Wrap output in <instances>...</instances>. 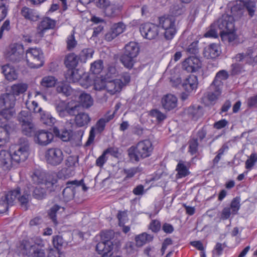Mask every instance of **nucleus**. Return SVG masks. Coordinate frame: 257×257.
I'll return each instance as SVG.
<instances>
[{
  "instance_id": "f257e3e1",
  "label": "nucleus",
  "mask_w": 257,
  "mask_h": 257,
  "mask_svg": "<svg viewBox=\"0 0 257 257\" xmlns=\"http://www.w3.org/2000/svg\"><path fill=\"white\" fill-rule=\"evenodd\" d=\"M20 141L21 144L17 146L12 154L3 149L0 151V167L4 170H10L12 167L13 162L19 163L28 158L29 155V142L26 139H21Z\"/></svg>"
},
{
  "instance_id": "f03ea898",
  "label": "nucleus",
  "mask_w": 257,
  "mask_h": 257,
  "mask_svg": "<svg viewBox=\"0 0 257 257\" xmlns=\"http://www.w3.org/2000/svg\"><path fill=\"white\" fill-rule=\"evenodd\" d=\"M153 148L151 142L145 140L139 142L136 147L132 146L128 150V156L132 162H138L141 159L150 157Z\"/></svg>"
},
{
  "instance_id": "7ed1b4c3",
  "label": "nucleus",
  "mask_w": 257,
  "mask_h": 257,
  "mask_svg": "<svg viewBox=\"0 0 257 257\" xmlns=\"http://www.w3.org/2000/svg\"><path fill=\"white\" fill-rule=\"evenodd\" d=\"M139 52L140 47L138 43L130 42L126 44L124 53L120 57V61L124 67L130 70L132 69Z\"/></svg>"
},
{
  "instance_id": "20e7f679",
  "label": "nucleus",
  "mask_w": 257,
  "mask_h": 257,
  "mask_svg": "<svg viewBox=\"0 0 257 257\" xmlns=\"http://www.w3.org/2000/svg\"><path fill=\"white\" fill-rule=\"evenodd\" d=\"M159 26L164 30L166 40H172L177 33L176 19L172 16L165 15L159 17Z\"/></svg>"
},
{
  "instance_id": "39448f33",
  "label": "nucleus",
  "mask_w": 257,
  "mask_h": 257,
  "mask_svg": "<svg viewBox=\"0 0 257 257\" xmlns=\"http://www.w3.org/2000/svg\"><path fill=\"white\" fill-rule=\"evenodd\" d=\"M101 241L96 246V250L103 257L107 256L113 248V244L111 240L113 238V232L112 230L102 231L100 234Z\"/></svg>"
},
{
  "instance_id": "423d86ee",
  "label": "nucleus",
  "mask_w": 257,
  "mask_h": 257,
  "mask_svg": "<svg viewBox=\"0 0 257 257\" xmlns=\"http://www.w3.org/2000/svg\"><path fill=\"white\" fill-rule=\"evenodd\" d=\"M27 64L31 68H39L44 63L43 53L40 49L29 48L26 51Z\"/></svg>"
},
{
  "instance_id": "0eeeda50",
  "label": "nucleus",
  "mask_w": 257,
  "mask_h": 257,
  "mask_svg": "<svg viewBox=\"0 0 257 257\" xmlns=\"http://www.w3.org/2000/svg\"><path fill=\"white\" fill-rule=\"evenodd\" d=\"M5 55L8 61L12 63H19L24 58V46L18 43L11 44L6 49Z\"/></svg>"
},
{
  "instance_id": "6e6552de",
  "label": "nucleus",
  "mask_w": 257,
  "mask_h": 257,
  "mask_svg": "<svg viewBox=\"0 0 257 257\" xmlns=\"http://www.w3.org/2000/svg\"><path fill=\"white\" fill-rule=\"evenodd\" d=\"M47 162L54 166L60 165L64 159V155L62 150L57 148L48 149L45 155Z\"/></svg>"
},
{
  "instance_id": "1a4fd4ad",
  "label": "nucleus",
  "mask_w": 257,
  "mask_h": 257,
  "mask_svg": "<svg viewBox=\"0 0 257 257\" xmlns=\"http://www.w3.org/2000/svg\"><path fill=\"white\" fill-rule=\"evenodd\" d=\"M232 17L229 16H223L218 20L216 26L219 30V34L221 36L230 34L233 30L234 24Z\"/></svg>"
},
{
  "instance_id": "9d476101",
  "label": "nucleus",
  "mask_w": 257,
  "mask_h": 257,
  "mask_svg": "<svg viewBox=\"0 0 257 257\" xmlns=\"http://www.w3.org/2000/svg\"><path fill=\"white\" fill-rule=\"evenodd\" d=\"M140 31L142 36L148 40L156 39L159 33V26L151 23H146L141 25Z\"/></svg>"
},
{
  "instance_id": "9b49d317",
  "label": "nucleus",
  "mask_w": 257,
  "mask_h": 257,
  "mask_svg": "<svg viewBox=\"0 0 257 257\" xmlns=\"http://www.w3.org/2000/svg\"><path fill=\"white\" fill-rule=\"evenodd\" d=\"M66 185V187L62 191V195L64 201L68 202L74 197L76 188L79 187L80 182L77 180H74L67 182Z\"/></svg>"
},
{
  "instance_id": "f8f14e48",
  "label": "nucleus",
  "mask_w": 257,
  "mask_h": 257,
  "mask_svg": "<svg viewBox=\"0 0 257 257\" xmlns=\"http://www.w3.org/2000/svg\"><path fill=\"white\" fill-rule=\"evenodd\" d=\"M65 243L63 237L60 235H55L53 238V244L55 249H50L48 257H64L60 250Z\"/></svg>"
},
{
  "instance_id": "ddd939ff",
  "label": "nucleus",
  "mask_w": 257,
  "mask_h": 257,
  "mask_svg": "<svg viewBox=\"0 0 257 257\" xmlns=\"http://www.w3.org/2000/svg\"><path fill=\"white\" fill-rule=\"evenodd\" d=\"M35 141L40 145L46 146L51 142L53 139L52 133L45 130H40L34 135Z\"/></svg>"
},
{
  "instance_id": "4468645a",
  "label": "nucleus",
  "mask_w": 257,
  "mask_h": 257,
  "mask_svg": "<svg viewBox=\"0 0 257 257\" xmlns=\"http://www.w3.org/2000/svg\"><path fill=\"white\" fill-rule=\"evenodd\" d=\"M125 29V25L122 22L115 23L111 27L110 30L105 35V40L111 41L118 35L121 34Z\"/></svg>"
},
{
  "instance_id": "2eb2a0df",
  "label": "nucleus",
  "mask_w": 257,
  "mask_h": 257,
  "mask_svg": "<svg viewBox=\"0 0 257 257\" xmlns=\"http://www.w3.org/2000/svg\"><path fill=\"white\" fill-rule=\"evenodd\" d=\"M183 68L188 72L197 71L201 67L199 59L195 57H189L182 64Z\"/></svg>"
},
{
  "instance_id": "dca6fc26",
  "label": "nucleus",
  "mask_w": 257,
  "mask_h": 257,
  "mask_svg": "<svg viewBox=\"0 0 257 257\" xmlns=\"http://www.w3.org/2000/svg\"><path fill=\"white\" fill-rule=\"evenodd\" d=\"M53 132L55 135L64 142L70 141L75 139L76 133L71 130L63 129L60 130L57 127L54 126Z\"/></svg>"
},
{
  "instance_id": "f3484780",
  "label": "nucleus",
  "mask_w": 257,
  "mask_h": 257,
  "mask_svg": "<svg viewBox=\"0 0 257 257\" xmlns=\"http://www.w3.org/2000/svg\"><path fill=\"white\" fill-rule=\"evenodd\" d=\"M221 49L219 44L212 43L205 47L203 51L204 57L207 59H214L220 55Z\"/></svg>"
},
{
  "instance_id": "a211bd4d",
  "label": "nucleus",
  "mask_w": 257,
  "mask_h": 257,
  "mask_svg": "<svg viewBox=\"0 0 257 257\" xmlns=\"http://www.w3.org/2000/svg\"><path fill=\"white\" fill-rule=\"evenodd\" d=\"M56 25V21L48 17H46L40 22L37 31L40 36H43L44 33L48 30L53 29Z\"/></svg>"
},
{
  "instance_id": "6ab92c4d",
  "label": "nucleus",
  "mask_w": 257,
  "mask_h": 257,
  "mask_svg": "<svg viewBox=\"0 0 257 257\" xmlns=\"http://www.w3.org/2000/svg\"><path fill=\"white\" fill-rule=\"evenodd\" d=\"M185 112L189 117L196 121L203 116L204 110L203 107L200 105H192L188 107Z\"/></svg>"
},
{
  "instance_id": "aec40b11",
  "label": "nucleus",
  "mask_w": 257,
  "mask_h": 257,
  "mask_svg": "<svg viewBox=\"0 0 257 257\" xmlns=\"http://www.w3.org/2000/svg\"><path fill=\"white\" fill-rule=\"evenodd\" d=\"M161 104L164 109L166 111H170L177 106V98L174 95L167 94L162 97Z\"/></svg>"
},
{
  "instance_id": "412c9836",
  "label": "nucleus",
  "mask_w": 257,
  "mask_h": 257,
  "mask_svg": "<svg viewBox=\"0 0 257 257\" xmlns=\"http://www.w3.org/2000/svg\"><path fill=\"white\" fill-rule=\"evenodd\" d=\"M198 81L197 76L190 75L183 82L182 85L183 89L187 92H192L197 88Z\"/></svg>"
},
{
  "instance_id": "4be33fe9",
  "label": "nucleus",
  "mask_w": 257,
  "mask_h": 257,
  "mask_svg": "<svg viewBox=\"0 0 257 257\" xmlns=\"http://www.w3.org/2000/svg\"><path fill=\"white\" fill-rule=\"evenodd\" d=\"M15 102V97L10 93H6L0 95V108H13Z\"/></svg>"
},
{
  "instance_id": "5701e85b",
  "label": "nucleus",
  "mask_w": 257,
  "mask_h": 257,
  "mask_svg": "<svg viewBox=\"0 0 257 257\" xmlns=\"http://www.w3.org/2000/svg\"><path fill=\"white\" fill-rule=\"evenodd\" d=\"M2 72L6 79L9 81H12L18 78V74L16 69L10 64H6L2 66Z\"/></svg>"
},
{
  "instance_id": "b1692460",
  "label": "nucleus",
  "mask_w": 257,
  "mask_h": 257,
  "mask_svg": "<svg viewBox=\"0 0 257 257\" xmlns=\"http://www.w3.org/2000/svg\"><path fill=\"white\" fill-rule=\"evenodd\" d=\"M91 120V117L88 113L81 111L75 117L74 122L79 127H87Z\"/></svg>"
},
{
  "instance_id": "393cba45",
  "label": "nucleus",
  "mask_w": 257,
  "mask_h": 257,
  "mask_svg": "<svg viewBox=\"0 0 257 257\" xmlns=\"http://www.w3.org/2000/svg\"><path fill=\"white\" fill-rule=\"evenodd\" d=\"M20 123L22 126V131L24 135L28 137L34 136L35 127L34 124L30 120L25 121V119H20Z\"/></svg>"
},
{
  "instance_id": "a878e982",
  "label": "nucleus",
  "mask_w": 257,
  "mask_h": 257,
  "mask_svg": "<svg viewBox=\"0 0 257 257\" xmlns=\"http://www.w3.org/2000/svg\"><path fill=\"white\" fill-rule=\"evenodd\" d=\"M78 56L74 53L67 54L64 59V64L68 70L76 68L79 62Z\"/></svg>"
},
{
  "instance_id": "bb28decb",
  "label": "nucleus",
  "mask_w": 257,
  "mask_h": 257,
  "mask_svg": "<svg viewBox=\"0 0 257 257\" xmlns=\"http://www.w3.org/2000/svg\"><path fill=\"white\" fill-rule=\"evenodd\" d=\"M21 14L25 19L32 21H37L39 17L38 12L33 9L27 7L22 8Z\"/></svg>"
},
{
  "instance_id": "cd10ccee",
  "label": "nucleus",
  "mask_w": 257,
  "mask_h": 257,
  "mask_svg": "<svg viewBox=\"0 0 257 257\" xmlns=\"http://www.w3.org/2000/svg\"><path fill=\"white\" fill-rule=\"evenodd\" d=\"M82 76L79 73L78 70L76 68L67 70L65 74L67 81L69 83L79 82Z\"/></svg>"
},
{
  "instance_id": "c85d7f7f",
  "label": "nucleus",
  "mask_w": 257,
  "mask_h": 257,
  "mask_svg": "<svg viewBox=\"0 0 257 257\" xmlns=\"http://www.w3.org/2000/svg\"><path fill=\"white\" fill-rule=\"evenodd\" d=\"M229 75L228 72L225 70H221L218 71L212 82V86H217L222 88V81L226 80L228 78Z\"/></svg>"
},
{
  "instance_id": "c756f323",
  "label": "nucleus",
  "mask_w": 257,
  "mask_h": 257,
  "mask_svg": "<svg viewBox=\"0 0 257 257\" xmlns=\"http://www.w3.org/2000/svg\"><path fill=\"white\" fill-rule=\"evenodd\" d=\"M105 88L110 94H114L121 90V84L119 80H114L107 82L105 85Z\"/></svg>"
},
{
  "instance_id": "7c9ffc66",
  "label": "nucleus",
  "mask_w": 257,
  "mask_h": 257,
  "mask_svg": "<svg viewBox=\"0 0 257 257\" xmlns=\"http://www.w3.org/2000/svg\"><path fill=\"white\" fill-rule=\"evenodd\" d=\"M153 239L154 236L153 235L143 232L136 236L135 241L137 246H142L146 243L152 241Z\"/></svg>"
},
{
  "instance_id": "2f4dec72",
  "label": "nucleus",
  "mask_w": 257,
  "mask_h": 257,
  "mask_svg": "<svg viewBox=\"0 0 257 257\" xmlns=\"http://www.w3.org/2000/svg\"><path fill=\"white\" fill-rule=\"evenodd\" d=\"M21 188L17 187L15 189H12L8 192V193L4 196L5 199L7 200L8 203L10 206L13 205L15 200L18 198L19 195H20Z\"/></svg>"
},
{
  "instance_id": "473e14b6",
  "label": "nucleus",
  "mask_w": 257,
  "mask_h": 257,
  "mask_svg": "<svg viewBox=\"0 0 257 257\" xmlns=\"http://www.w3.org/2000/svg\"><path fill=\"white\" fill-rule=\"evenodd\" d=\"M45 173L40 169H35L32 173L31 178L35 184H42L45 181Z\"/></svg>"
},
{
  "instance_id": "72a5a7b5",
  "label": "nucleus",
  "mask_w": 257,
  "mask_h": 257,
  "mask_svg": "<svg viewBox=\"0 0 257 257\" xmlns=\"http://www.w3.org/2000/svg\"><path fill=\"white\" fill-rule=\"evenodd\" d=\"M30 198V194L25 192H24L22 195L20 192V195L18 196V202L20 204L21 208L24 211H26L28 209Z\"/></svg>"
},
{
  "instance_id": "f704fd0d",
  "label": "nucleus",
  "mask_w": 257,
  "mask_h": 257,
  "mask_svg": "<svg viewBox=\"0 0 257 257\" xmlns=\"http://www.w3.org/2000/svg\"><path fill=\"white\" fill-rule=\"evenodd\" d=\"M79 99L82 106L86 108L90 107L93 104V99L88 93H81L79 96Z\"/></svg>"
},
{
  "instance_id": "c9c22d12",
  "label": "nucleus",
  "mask_w": 257,
  "mask_h": 257,
  "mask_svg": "<svg viewBox=\"0 0 257 257\" xmlns=\"http://www.w3.org/2000/svg\"><path fill=\"white\" fill-rule=\"evenodd\" d=\"M27 85L24 83H17L13 85L11 87L10 93L15 96H19L24 93L27 89Z\"/></svg>"
},
{
  "instance_id": "e433bc0d",
  "label": "nucleus",
  "mask_w": 257,
  "mask_h": 257,
  "mask_svg": "<svg viewBox=\"0 0 257 257\" xmlns=\"http://www.w3.org/2000/svg\"><path fill=\"white\" fill-rule=\"evenodd\" d=\"M36 244V242L33 243L29 240H23L20 244V248L22 250H24L25 253L30 256L32 255L33 249H35Z\"/></svg>"
},
{
  "instance_id": "4c0bfd02",
  "label": "nucleus",
  "mask_w": 257,
  "mask_h": 257,
  "mask_svg": "<svg viewBox=\"0 0 257 257\" xmlns=\"http://www.w3.org/2000/svg\"><path fill=\"white\" fill-rule=\"evenodd\" d=\"M44 243L42 240H40L39 242L37 243L33 249L32 255L30 256L33 257H44L45 252L44 249Z\"/></svg>"
},
{
  "instance_id": "58836bf2",
  "label": "nucleus",
  "mask_w": 257,
  "mask_h": 257,
  "mask_svg": "<svg viewBox=\"0 0 257 257\" xmlns=\"http://www.w3.org/2000/svg\"><path fill=\"white\" fill-rule=\"evenodd\" d=\"M40 120L43 123L49 126L53 125L56 121L55 118L53 117L49 112L46 111L41 113Z\"/></svg>"
},
{
  "instance_id": "ea45409f",
  "label": "nucleus",
  "mask_w": 257,
  "mask_h": 257,
  "mask_svg": "<svg viewBox=\"0 0 257 257\" xmlns=\"http://www.w3.org/2000/svg\"><path fill=\"white\" fill-rule=\"evenodd\" d=\"M81 106L79 104L70 103H67V109H66V116L68 115L75 116V117L79 113L80 111Z\"/></svg>"
},
{
  "instance_id": "a19ab883",
  "label": "nucleus",
  "mask_w": 257,
  "mask_h": 257,
  "mask_svg": "<svg viewBox=\"0 0 257 257\" xmlns=\"http://www.w3.org/2000/svg\"><path fill=\"white\" fill-rule=\"evenodd\" d=\"M210 89L212 90V92L208 93V98L211 101H215L217 99L218 96L221 93L222 88L216 85L213 86L211 83Z\"/></svg>"
},
{
  "instance_id": "79ce46f5",
  "label": "nucleus",
  "mask_w": 257,
  "mask_h": 257,
  "mask_svg": "<svg viewBox=\"0 0 257 257\" xmlns=\"http://www.w3.org/2000/svg\"><path fill=\"white\" fill-rule=\"evenodd\" d=\"M176 170L177 171V176L178 178L185 177L188 175L190 173L189 169L182 161H180L178 163Z\"/></svg>"
},
{
  "instance_id": "37998d69",
  "label": "nucleus",
  "mask_w": 257,
  "mask_h": 257,
  "mask_svg": "<svg viewBox=\"0 0 257 257\" xmlns=\"http://www.w3.org/2000/svg\"><path fill=\"white\" fill-rule=\"evenodd\" d=\"M94 51L91 48L83 49L79 55V59L81 62L85 63L88 59L92 58Z\"/></svg>"
},
{
  "instance_id": "c03bdc74",
  "label": "nucleus",
  "mask_w": 257,
  "mask_h": 257,
  "mask_svg": "<svg viewBox=\"0 0 257 257\" xmlns=\"http://www.w3.org/2000/svg\"><path fill=\"white\" fill-rule=\"evenodd\" d=\"M242 3L244 8L248 12V15L250 17H252L256 10V4L255 2L253 1L246 0L243 1Z\"/></svg>"
},
{
  "instance_id": "a18cd8bd",
  "label": "nucleus",
  "mask_w": 257,
  "mask_h": 257,
  "mask_svg": "<svg viewBox=\"0 0 257 257\" xmlns=\"http://www.w3.org/2000/svg\"><path fill=\"white\" fill-rule=\"evenodd\" d=\"M188 152L191 155H196L198 151L199 143L197 141V139H195V137L191 138L188 142Z\"/></svg>"
},
{
  "instance_id": "49530a36",
  "label": "nucleus",
  "mask_w": 257,
  "mask_h": 257,
  "mask_svg": "<svg viewBox=\"0 0 257 257\" xmlns=\"http://www.w3.org/2000/svg\"><path fill=\"white\" fill-rule=\"evenodd\" d=\"M113 115H110L106 118H101L97 122L95 125L96 129L98 133H101L105 128L106 123L113 118Z\"/></svg>"
},
{
  "instance_id": "de8ad7c7",
  "label": "nucleus",
  "mask_w": 257,
  "mask_h": 257,
  "mask_svg": "<svg viewBox=\"0 0 257 257\" xmlns=\"http://www.w3.org/2000/svg\"><path fill=\"white\" fill-rule=\"evenodd\" d=\"M57 80L54 76H45L41 81V85L44 87H52L55 85Z\"/></svg>"
},
{
  "instance_id": "09e8293b",
  "label": "nucleus",
  "mask_w": 257,
  "mask_h": 257,
  "mask_svg": "<svg viewBox=\"0 0 257 257\" xmlns=\"http://www.w3.org/2000/svg\"><path fill=\"white\" fill-rule=\"evenodd\" d=\"M240 200V197L236 196L231 201L230 207H229L230 208L232 214L233 215L237 214L238 210L240 209L241 206Z\"/></svg>"
},
{
  "instance_id": "8fccbe9b",
  "label": "nucleus",
  "mask_w": 257,
  "mask_h": 257,
  "mask_svg": "<svg viewBox=\"0 0 257 257\" xmlns=\"http://www.w3.org/2000/svg\"><path fill=\"white\" fill-rule=\"evenodd\" d=\"M142 170L139 167H132L123 169L124 174L125 175L124 180H127L133 178L138 173L141 172Z\"/></svg>"
},
{
  "instance_id": "3c124183",
  "label": "nucleus",
  "mask_w": 257,
  "mask_h": 257,
  "mask_svg": "<svg viewBox=\"0 0 257 257\" xmlns=\"http://www.w3.org/2000/svg\"><path fill=\"white\" fill-rule=\"evenodd\" d=\"M56 89L58 93H61L66 96H70L73 91L72 88L68 84L64 83L59 84Z\"/></svg>"
},
{
  "instance_id": "603ef678",
  "label": "nucleus",
  "mask_w": 257,
  "mask_h": 257,
  "mask_svg": "<svg viewBox=\"0 0 257 257\" xmlns=\"http://www.w3.org/2000/svg\"><path fill=\"white\" fill-rule=\"evenodd\" d=\"M103 61L101 60L94 61L91 64L90 71L94 74H99L103 69Z\"/></svg>"
},
{
  "instance_id": "864d4df0",
  "label": "nucleus",
  "mask_w": 257,
  "mask_h": 257,
  "mask_svg": "<svg viewBox=\"0 0 257 257\" xmlns=\"http://www.w3.org/2000/svg\"><path fill=\"white\" fill-rule=\"evenodd\" d=\"M9 133L6 127L0 126V149L7 143L9 137Z\"/></svg>"
},
{
  "instance_id": "5fc2aeb1",
  "label": "nucleus",
  "mask_w": 257,
  "mask_h": 257,
  "mask_svg": "<svg viewBox=\"0 0 257 257\" xmlns=\"http://www.w3.org/2000/svg\"><path fill=\"white\" fill-rule=\"evenodd\" d=\"M150 115L152 117L155 118L158 123L162 122L167 117L165 114L162 113L157 109L151 110L150 112Z\"/></svg>"
},
{
  "instance_id": "6e6d98bb",
  "label": "nucleus",
  "mask_w": 257,
  "mask_h": 257,
  "mask_svg": "<svg viewBox=\"0 0 257 257\" xmlns=\"http://www.w3.org/2000/svg\"><path fill=\"white\" fill-rule=\"evenodd\" d=\"M60 208L61 207L60 206L55 204L50 208L48 212L49 218L52 220L55 225H56L58 223L57 219V213Z\"/></svg>"
},
{
  "instance_id": "4d7b16f0",
  "label": "nucleus",
  "mask_w": 257,
  "mask_h": 257,
  "mask_svg": "<svg viewBox=\"0 0 257 257\" xmlns=\"http://www.w3.org/2000/svg\"><path fill=\"white\" fill-rule=\"evenodd\" d=\"M185 11V7L183 5H174L171 9V13L174 17L182 15Z\"/></svg>"
},
{
  "instance_id": "13d9d810",
  "label": "nucleus",
  "mask_w": 257,
  "mask_h": 257,
  "mask_svg": "<svg viewBox=\"0 0 257 257\" xmlns=\"http://www.w3.org/2000/svg\"><path fill=\"white\" fill-rule=\"evenodd\" d=\"M216 27L215 23L212 24L210 29L204 34V37L206 38H217L218 37V32Z\"/></svg>"
},
{
  "instance_id": "bf43d9fd",
  "label": "nucleus",
  "mask_w": 257,
  "mask_h": 257,
  "mask_svg": "<svg viewBox=\"0 0 257 257\" xmlns=\"http://www.w3.org/2000/svg\"><path fill=\"white\" fill-rule=\"evenodd\" d=\"M33 196L36 199H42L46 196L45 190L41 187H36L33 191Z\"/></svg>"
},
{
  "instance_id": "052dcab7",
  "label": "nucleus",
  "mask_w": 257,
  "mask_h": 257,
  "mask_svg": "<svg viewBox=\"0 0 257 257\" xmlns=\"http://www.w3.org/2000/svg\"><path fill=\"white\" fill-rule=\"evenodd\" d=\"M257 162V156L255 153H252L249 158L245 161V168L250 170Z\"/></svg>"
},
{
  "instance_id": "680f3d73",
  "label": "nucleus",
  "mask_w": 257,
  "mask_h": 257,
  "mask_svg": "<svg viewBox=\"0 0 257 257\" xmlns=\"http://www.w3.org/2000/svg\"><path fill=\"white\" fill-rule=\"evenodd\" d=\"M66 109H67V104L63 102L58 103L56 106V110L61 117L66 116Z\"/></svg>"
},
{
  "instance_id": "e2e57ef3",
  "label": "nucleus",
  "mask_w": 257,
  "mask_h": 257,
  "mask_svg": "<svg viewBox=\"0 0 257 257\" xmlns=\"http://www.w3.org/2000/svg\"><path fill=\"white\" fill-rule=\"evenodd\" d=\"M190 244L198 250L201 251L200 252V257H206L205 252L204 251V247L203 246V243L201 241H193L190 242Z\"/></svg>"
},
{
  "instance_id": "0e129e2a",
  "label": "nucleus",
  "mask_w": 257,
  "mask_h": 257,
  "mask_svg": "<svg viewBox=\"0 0 257 257\" xmlns=\"http://www.w3.org/2000/svg\"><path fill=\"white\" fill-rule=\"evenodd\" d=\"M105 15L109 17H114L116 15L117 10L115 5L110 4L109 6L103 9Z\"/></svg>"
},
{
  "instance_id": "69168bd1",
  "label": "nucleus",
  "mask_w": 257,
  "mask_h": 257,
  "mask_svg": "<svg viewBox=\"0 0 257 257\" xmlns=\"http://www.w3.org/2000/svg\"><path fill=\"white\" fill-rule=\"evenodd\" d=\"M226 246L225 243H223V244L217 242L216 243L213 250H212V253L214 255H215L217 256H220L223 252V249Z\"/></svg>"
},
{
  "instance_id": "338daca9",
  "label": "nucleus",
  "mask_w": 257,
  "mask_h": 257,
  "mask_svg": "<svg viewBox=\"0 0 257 257\" xmlns=\"http://www.w3.org/2000/svg\"><path fill=\"white\" fill-rule=\"evenodd\" d=\"M79 83L84 88H87L91 85V80L87 74H84L80 79Z\"/></svg>"
},
{
  "instance_id": "774afa93",
  "label": "nucleus",
  "mask_w": 257,
  "mask_h": 257,
  "mask_svg": "<svg viewBox=\"0 0 257 257\" xmlns=\"http://www.w3.org/2000/svg\"><path fill=\"white\" fill-rule=\"evenodd\" d=\"M161 228V222L158 220H152L150 223L149 228L154 233L158 232Z\"/></svg>"
}]
</instances>
